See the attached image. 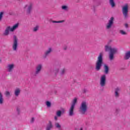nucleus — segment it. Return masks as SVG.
I'll list each match as a JSON object with an SVG mask.
<instances>
[{
	"label": "nucleus",
	"mask_w": 130,
	"mask_h": 130,
	"mask_svg": "<svg viewBox=\"0 0 130 130\" xmlns=\"http://www.w3.org/2000/svg\"><path fill=\"white\" fill-rule=\"evenodd\" d=\"M60 69V67H57V68H56L54 71V73H58V72H59Z\"/></svg>",
	"instance_id": "nucleus-32"
},
{
	"label": "nucleus",
	"mask_w": 130,
	"mask_h": 130,
	"mask_svg": "<svg viewBox=\"0 0 130 130\" xmlns=\"http://www.w3.org/2000/svg\"><path fill=\"white\" fill-rule=\"evenodd\" d=\"M87 110H88V103L86 101H83L81 104L80 112H81L82 114H85V113L87 112Z\"/></svg>",
	"instance_id": "nucleus-3"
},
{
	"label": "nucleus",
	"mask_w": 130,
	"mask_h": 130,
	"mask_svg": "<svg viewBox=\"0 0 130 130\" xmlns=\"http://www.w3.org/2000/svg\"><path fill=\"white\" fill-rule=\"evenodd\" d=\"M74 110H75V107H72L71 106L69 110V116H74V115H75V112L74 111Z\"/></svg>",
	"instance_id": "nucleus-13"
},
{
	"label": "nucleus",
	"mask_w": 130,
	"mask_h": 130,
	"mask_svg": "<svg viewBox=\"0 0 130 130\" xmlns=\"http://www.w3.org/2000/svg\"><path fill=\"white\" fill-rule=\"evenodd\" d=\"M55 128H57L58 129H61V125L58 122L55 123Z\"/></svg>",
	"instance_id": "nucleus-23"
},
{
	"label": "nucleus",
	"mask_w": 130,
	"mask_h": 130,
	"mask_svg": "<svg viewBox=\"0 0 130 130\" xmlns=\"http://www.w3.org/2000/svg\"><path fill=\"white\" fill-rule=\"evenodd\" d=\"M38 29H39V26L37 25V26H35L33 29L34 32H36V31H38Z\"/></svg>",
	"instance_id": "nucleus-30"
},
{
	"label": "nucleus",
	"mask_w": 130,
	"mask_h": 130,
	"mask_svg": "<svg viewBox=\"0 0 130 130\" xmlns=\"http://www.w3.org/2000/svg\"><path fill=\"white\" fill-rule=\"evenodd\" d=\"M59 111H60V112L62 114V113H64V112H66V110L63 108L61 109L60 110H59Z\"/></svg>",
	"instance_id": "nucleus-33"
},
{
	"label": "nucleus",
	"mask_w": 130,
	"mask_h": 130,
	"mask_svg": "<svg viewBox=\"0 0 130 130\" xmlns=\"http://www.w3.org/2000/svg\"><path fill=\"white\" fill-rule=\"evenodd\" d=\"M54 119H55V120H57V119H58L57 116H55L54 117Z\"/></svg>",
	"instance_id": "nucleus-35"
},
{
	"label": "nucleus",
	"mask_w": 130,
	"mask_h": 130,
	"mask_svg": "<svg viewBox=\"0 0 130 130\" xmlns=\"http://www.w3.org/2000/svg\"><path fill=\"white\" fill-rule=\"evenodd\" d=\"M12 49L14 51L18 50V38L16 36L13 37V43L12 44Z\"/></svg>",
	"instance_id": "nucleus-5"
},
{
	"label": "nucleus",
	"mask_w": 130,
	"mask_h": 130,
	"mask_svg": "<svg viewBox=\"0 0 130 130\" xmlns=\"http://www.w3.org/2000/svg\"><path fill=\"white\" fill-rule=\"evenodd\" d=\"M42 70V64H38L36 67V71L34 73V76H37L40 74Z\"/></svg>",
	"instance_id": "nucleus-10"
},
{
	"label": "nucleus",
	"mask_w": 130,
	"mask_h": 130,
	"mask_svg": "<svg viewBox=\"0 0 130 130\" xmlns=\"http://www.w3.org/2000/svg\"><path fill=\"white\" fill-rule=\"evenodd\" d=\"M122 12L124 17H125V18H127L128 14V6L127 5L123 6Z\"/></svg>",
	"instance_id": "nucleus-9"
},
{
	"label": "nucleus",
	"mask_w": 130,
	"mask_h": 130,
	"mask_svg": "<svg viewBox=\"0 0 130 130\" xmlns=\"http://www.w3.org/2000/svg\"><path fill=\"white\" fill-rule=\"evenodd\" d=\"M112 49H116V48H112L110 43H108V44L105 46V51H110V52H111V51L112 50Z\"/></svg>",
	"instance_id": "nucleus-11"
},
{
	"label": "nucleus",
	"mask_w": 130,
	"mask_h": 130,
	"mask_svg": "<svg viewBox=\"0 0 130 130\" xmlns=\"http://www.w3.org/2000/svg\"><path fill=\"white\" fill-rule=\"evenodd\" d=\"M67 72V69L66 68H63L61 71H60V74L61 75H64L66 74V72Z\"/></svg>",
	"instance_id": "nucleus-25"
},
{
	"label": "nucleus",
	"mask_w": 130,
	"mask_h": 130,
	"mask_svg": "<svg viewBox=\"0 0 130 130\" xmlns=\"http://www.w3.org/2000/svg\"><path fill=\"white\" fill-rule=\"evenodd\" d=\"M16 65L14 63H8L6 66V70L8 73H13Z\"/></svg>",
	"instance_id": "nucleus-6"
},
{
	"label": "nucleus",
	"mask_w": 130,
	"mask_h": 130,
	"mask_svg": "<svg viewBox=\"0 0 130 130\" xmlns=\"http://www.w3.org/2000/svg\"><path fill=\"white\" fill-rule=\"evenodd\" d=\"M34 120H35V119L34 118H32L31 119V122H33V121H34Z\"/></svg>",
	"instance_id": "nucleus-34"
},
{
	"label": "nucleus",
	"mask_w": 130,
	"mask_h": 130,
	"mask_svg": "<svg viewBox=\"0 0 130 130\" xmlns=\"http://www.w3.org/2000/svg\"><path fill=\"white\" fill-rule=\"evenodd\" d=\"M110 5L112 8H114L115 7V3H114V0H109Z\"/></svg>",
	"instance_id": "nucleus-24"
},
{
	"label": "nucleus",
	"mask_w": 130,
	"mask_h": 130,
	"mask_svg": "<svg viewBox=\"0 0 130 130\" xmlns=\"http://www.w3.org/2000/svg\"><path fill=\"white\" fill-rule=\"evenodd\" d=\"M67 48H68V47H67V46H64V47H63V49H64V50H66V49H67Z\"/></svg>",
	"instance_id": "nucleus-36"
},
{
	"label": "nucleus",
	"mask_w": 130,
	"mask_h": 130,
	"mask_svg": "<svg viewBox=\"0 0 130 130\" xmlns=\"http://www.w3.org/2000/svg\"><path fill=\"white\" fill-rule=\"evenodd\" d=\"M120 33L121 35H127V33L125 32L124 30H120Z\"/></svg>",
	"instance_id": "nucleus-29"
},
{
	"label": "nucleus",
	"mask_w": 130,
	"mask_h": 130,
	"mask_svg": "<svg viewBox=\"0 0 130 130\" xmlns=\"http://www.w3.org/2000/svg\"><path fill=\"white\" fill-rule=\"evenodd\" d=\"M21 93V88H16L14 90V95L18 97L19 95H20V93Z\"/></svg>",
	"instance_id": "nucleus-16"
},
{
	"label": "nucleus",
	"mask_w": 130,
	"mask_h": 130,
	"mask_svg": "<svg viewBox=\"0 0 130 130\" xmlns=\"http://www.w3.org/2000/svg\"><path fill=\"white\" fill-rule=\"evenodd\" d=\"M129 57H130V51L125 53V55L124 56V59H125V60H127V59H129Z\"/></svg>",
	"instance_id": "nucleus-20"
},
{
	"label": "nucleus",
	"mask_w": 130,
	"mask_h": 130,
	"mask_svg": "<svg viewBox=\"0 0 130 130\" xmlns=\"http://www.w3.org/2000/svg\"><path fill=\"white\" fill-rule=\"evenodd\" d=\"M120 91V89L118 87L116 88L115 89V97L116 98H118L119 97V92Z\"/></svg>",
	"instance_id": "nucleus-17"
},
{
	"label": "nucleus",
	"mask_w": 130,
	"mask_h": 130,
	"mask_svg": "<svg viewBox=\"0 0 130 130\" xmlns=\"http://www.w3.org/2000/svg\"><path fill=\"white\" fill-rule=\"evenodd\" d=\"M79 130H83V129L82 128H80Z\"/></svg>",
	"instance_id": "nucleus-38"
},
{
	"label": "nucleus",
	"mask_w": 130,
	"mask_h": 130,
	"mask_svg": "<svg viewBox=\"0 0 130 130\" xmlns=\"http://www.w3.org/2000/svg\"><path fill=\"white\" fill-rule=\"evenodd\" d=\"M52 122L51 121H49L48 123L47 124L46 129L50 130L52 128Z\"/></svg>",
	"instance_id": "nucleus-19"
},
{
	"label": "nucleus",
	"mask_w": 130,
	"mask_h": 130,
	"mask_svg": "<svg viewBox=\"0 0 130 130\" xmlns=\"http://www.w3.org/2000/svg\"><path fill=\"white\" fill-rule=\"evenodd\" d=\"M100 85L101 87H105V86H106V75L105 74L101 76L100 79Z\"/></svg>",
	"instance_id": "nucleus-7"
},
{
	"label": "nucleus",
	"mask_w": 130,
	"mask_h": 130,
	"mask_svg": "<svg viewBox=\"0 0 130 130\" xmlns=\"http://www.w3.org/2000/svg\"><path fill=\"white\" fill-rule=\"evenodd\" d=\"M104 73L106 75L108 74V73H109V67L108 66L105 64L104 66Z\"/></svg>",
	"instance_id": "nucleus-18"
},
{
	"label": "nucleus",
	"mask_w": 130,
	"mask_h": 130,
	"mask_svg": "<svg viewBox=\"0 0 130 130\" xmlns=\"http://www.w3.org/2000/svg\"><path fill=\"white\" fill-rule=\"evenodd\" d=\"M116 52H117V49H112L111 51L110 52L109 59H110V60H112V59H113L114 54L116 53Z\"/></svg>",
	"instance_id": "nucleus-12"
},
{
	"label": "nucleus",
	"mask_w": 130,
	"mask_h": 130,
	"mask_svg": "<svg viewBox=\"0 0 130 130\" xmlns=\"http://www.w3.org/2000/svg\"><path fill=\"white\" fill-rule=\"evenodd\" d=\"M102 63H103V53H100L98 57L97 60L95 63V70L97 71L101 70V67H102Z\"/></svg>",
	"instance_id": "nucleus-2"
},
{
	"label": "nucleus",
	"mask_w": 130,
	"mask_h": 130,
	"mask_svg": "<svg viewBox=\"0 0 130 130\" xmlns=\"http://www.w3.org/2000/svg\"><path fill=\"white\" fill-rule=\"evenodd\" d=\"M56 114L57 116L60 117L61 116V114H62L61 113L60 111L58 110L56 112Z\"/></svg>",
	"instance_id": "nucleus-27"
},
{
	"label": "nucleus",
	"mask_w": 130,
	"mask_h": 130,
	"mask_svg": "<svg viewBox=\"0 0 130 130\" xmlns=\"http://www.w3.org/2000/svg\"><path fill=\"white\" fill-rule=\"evenodd\" d=\"M19 27V23L14 24L12 27L11 26H7L3 32L4 36H8L10 35V32H14Z\"/></svg>",
	"instance_id": "nucleus-1"
},
{
	"label": "nucleus",
	"mask_w": 130,
	"mask_h": 130,
	"mask_svg": "<svg viewBox=\"0 0 130 130\" xmlns=\"http://www.w3.org/2000/svg\"><path fill=\"white\" fill-rule=\"evenodd\" d=\"M0 104H4V96L3 95V93L0 91Z\"/></svg>",
	"instance_id": "nucleus-22"
},
{
	"label": "nucleus",
	"mask_w": 130,
	"mask_h": 130,
	"mask_svg": "<svg viewBox=\"0 0 130 130\" xmlns=\"http://www.w3.org/2000/svg\"><path fill=\"white\" fill-rule=\"evenodd\" d=\"M52 23H63L64 21L61 20V21H52Z\"/></svg>",
	"instance_id": "nucleus-31"
},
{
	"label": "nucleus",
	"mask_w": 130,
	"mask_h": 130,
	"mask_svg": "<svg viewBox=\"0 0 130 130\" xmlns=\"http://www.w3.org/2000/svg\"><path fill=\"white\" fill-rule=\"evenodd\" d=\"M32 9L33 4L31 3L26 4L23 7V10L24 12H25L26 15H30V14H31V12H32Z\"/></svg>",
	"instance_id": "nucleus-4"
},
{
	"label": "nucleus",
	"mask_w": 130,
	"mask_h": 130,
	"mask_svg": "<svg viewBox=\"0 0 130 130\" xmlns=\"http://www.w3.org/2000/svg\"><path fill=\"white\" fill-rule=\"evenodd\" d=\"M114 22V18L113 17H111L109 20L108 22L106 25V29L107 30H110L113 25Z\"/></svg>",
	"instance_id": "nucleus-8"
},
{
	"label": "nucleus",
	"mask_w": 130,
	"mask_h": 130,
	"mask_svg": "<svg viewBox=\"0 0 130 130\" xmlns=\"http://www.w3.org/2000/svg\"><path fill=\"white\" fill-rule=\"evenodd\" d=\"M125 26L126 28H127V27H128V25L127 24H125Z\"/></svg>",
	"instance_id": "nucleus-37"
},
{
	"label": "nucleus",
	"mask_w": 130,
	"mask_h": 130,
	"mask_svg": "<svg viewBox=\"0 0 130 130\" xmlns=\"http://www.w3.org/2000/svg\"><path fill=\"white\" fill-rule=\"evenodd\" d=\"M5 94L6 97H11V92L9 91H5Z\"/></svg>",
	"instance_id": "nucleus-26"
},
{
	"label": "nucleus",
	"mask_w": 130,
	"mask_h": 130,
	"mask_svg": "<svg viewBox=\"0 0 130 130\" xmlns=\"http://www.w3.org/2000/svg\"><path fill=\"white\" fill-rule=\"evenodd\" d=\"M61 9L62 11H63L64 12H68L70 10V8L69 7L68 5H63L61 6Z\"/></svg>",
	"instance_id": "nucleus-14"
},
{
	"label": "nucleus",
	"mask_w": 130,
	"mask_h": 130,
	"mask_svg": "<svg viewBox=\"0 0 130 130\" xmlns=\"http://www.w3.org/2000/svg\"><path fill=\"white\" fill-rule=\"evenodd\" d=\"M52 52V48H49L44 53V57H46V56H48V55L50 53H51V52Z\"/></svg>",
	"instance_id": "nucleus-15"
},
{
	"label": "nucleus",
	"mask_w": 130,
	"mask_h": 130,
	"mask_svg": "<svg viewBox=\"0 0 130 130\" xmlns=\"http://www.w3.org/2000/svg\"><path fill=\"white\" fill-rule=\"evenodd\" d=\"M77 101H78V98H75L72 101V104L71 106L73 107H75L76 106V104H77Z\"/></svg>",
	"instance_id": "nucleus-21"
},
{
	"label": "nucleus",
	"mask_w": 130,
	"mask_h": 130,
	"mask_svg": "<svg viewBox=\"0 0 130 130\" xmlns=\"http://www.w3.org/2000/svg\"><path fill=\"white\" fill-rule=\"evenodd\" d=\"M46 105L47 107H51V103L49 101L46 102Z\"/></svg>",
	"instance_id": "nucleus-28"
}]
</instances>
